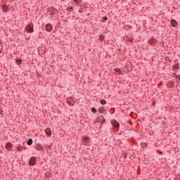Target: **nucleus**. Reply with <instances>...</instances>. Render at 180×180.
Here are the masks:
<instances>
[{
  "label": "nucleus",
  "mask_w": 180,
  "mask_h": 180,
  "mask_svg": "<svg viewBox=\"0 0 180 180\" xmlns=\"http://www.w3.org/2000/svg\"><path fill=\"white\" fill-rule=\"evenodd\" d=\"M176 79H179L180 81V75H176Z\"/></svg>",
  "instance_id": "6ab92c4d"
},
{
  "label": "nucleus",
  "mask_w": 180,
  "mask_h": 180,
  "mask_svg": "<svg viewBox=\"0 0 180 180\" xmlns=\"http://www.w3.org/2000/svg\"><path fill=\"white\" fill-rule=\"evenodd\" d=\"M29 164L30 167H34V165H36V158L32 157L30 160Z\"/></svg>",
  "instance_id": "f03ea898"
},
{
  "label": "nucleus",
  "mask_w": 180,
  "mask_h": 180,
  "mask_svg": "<svg viewBox=\"0 0 180 180\" xmlns=\"http://www.w3.org/2000/svg\"><path fill=\"white\" fill-rule=\"evenodd\" d=\"M100 103H101V105H106V100H101V101H100Z\"/></svg>",
  "instance_id": "f8f14e48"
},
{
  "label": "nucleus",
  "mask_w": 180,
  "mask_h": 180,
  "mask_svg": "<svg viewBox=\"0 0 180 180\" xmlns=\"http://www.w3.org/2000/svg\"><path fill=\"white\" fill-rule=\"evenodd\" d=\"M47 32H51L53 30V27L51 26V24H48L46 25Z\"/></svg>",
  "instance_id": "20e7f679"
},
{
  "label": "nucleus",
  "mask_w": 180,
  "mask_h": 180,
  "mask_svg": "<svg viewBox=\"0 0 180 180\" xmlns=\"http://www.w3.org/2000/svg\"><path fill=\"white\" fill-rule=\"evenodd\" d=\"M32 144H33V139H29L27 140V145H28V146H32Z\"/></svg>",
  "instance_id": "9d476101"
},
{
  "label": "nucleus",
  "mask_w": 180,
  "mask_h": 180,
  "mask_svg": "<svg viewBox=\"0 0 180 180\" xmlns=\"http://www.w3.org/2000/svg\"><path fill=\"white\" fill-rule=\"evenodd\" d=\"M12 148V143L8 142L6 143V148H7V150H9V148Z\"/></svg>",
  "instance_id": "1a4fd4ad"
},
{
  "label": "nucleus",
  "mask_w": 180,
  "mask_h": 180,
  "mask_svg": "<svg viewBox=\"0 0 180 180\" xmlns=\"http://www.w3.org/2000/svg\"><path fill=\"white\" fill-rule=\"evenodd\" d=\"M100 40H101V41H103L105 40V37L101 34V35L100 36Z\"/></svg>",
  "instance_id": "2eb2a0df"
},
{
  "label": "nucleus",
  "mask_w": 180,
  "mask_h": 180,
  "mask_svg": "<svg viewBox=\"0 0 180 180\" xmlns=\"http://www.w3.org/2000/svg\"><path fill=\"white\" fill-rule=\"evenodd\" d=\"M26 29H27V32H28V33H33V32H34V29L33 28V23H30L27 26V27H26Z\"/></svg>",
  "instance_id": "f257e3e1"
},
{
  "label": "nucleus",
  "mask_w": 180,
  "mask_h": 180,
  "mask_svg": "<svg viewBox=\"0 0 180 180\" xmlns=\"http://www.w3.org/2000/svg\"><path fill=\"white\" fill-rule=\"evenodd\" d=\"M170 23L173 27H176L178 26V22L174 19L171 20Z\"/></svg>",
  "instance_id": "7ed1b4c3"
},
{
  "label": "nucleus",
  "mask_w": 180,
  "mask_h": 180,
  "mask_svg": "<svg viewBox=\"0 0 180 180\" xmlns=\"http://www.w3.org/2000/svg\"><path fill=\"white\" fill-rule=\"evenodd\" d=\"M153 105L154 106V103H153Z\"/></svg>",
  "instance_id": "4be33fe9"
},
{
  "label": "nucleus",
  "mask_w": 180,
  "mask_h": 180,
  "mask_svg": "<svg viewBox=\"0 0 180 180\" xmlns=\"http://www.w3.org/2000/svg\"><path fill=\"white\" fill-rule=\"evenodd\" d=\"M90 139H91V138H89V136H84L82 138V140L84 142H86V141H89Z\"/></svg>",
  "instance_id": "6e6552de"
},
{
  "label": "nucleus",
  "mask_w": 180,
  "mask_h": 180,
  "mask_svg": "<svg viewBox=\"0 0 180 180\" xmlns=\"http://www.w3.org/2000/svg\"><path fill=\"white\" fill-rule=\"evenodd\" d=\"M45 133L47 136H51V129L50 128H46L45 129Z\"/></svg>",
  "instance_id": "423d86ee"
},
{
  "label": "nucleus",
  "mask_w": 180,
  "mask_h": 180,
  "mask_svg": "<svg viewBox=\"0 0 180 180\" xmlns=\"http://www.w3.org/2000/svg\"><path fill=\"white\" fill-rule=\"evenodd\" d=\"M0 54H1V51H0Z\"/></svg>",
  "instance_id": "5701e85b"
},
{
  "label": "nucleus",
  "mask_w": 180,
  "mask_h": 180,
  "mask_svg": "<svg viewBox=\"0 0 180 180\" xmlns=\"http://www.w3.org/2000/svg\"><path fill=\"white\" fill-rule=\"evenodd\" d=\"M174 68L176 70H178L179 68V63H176V65H174Z\"/></svg>",
  "instance_id": "dca6fc26"
},
{
  "label": "nucleus",
  "mask_w": 180,
  "mask_h": 180,
  "mask_svg": "<svg viewBox=\"0 0 180 180\" xmlns=\"http://www.w3.org/2000/svg\"><path fill=\"white\" fill-rule=\"evenodd\" d=\"M51 11H52L53 13H54L55 12H57V8H51Z\"/></svg>",
  "instance_id": "f3484780"
},
{
  "label": "nucleus",
  "mask_w": 180,
  "mask_h": 180,
  "mask_svg": "<svg viewBox=\"0 0 180 180\" xmlns=\"http://www.w3.org/2000/svg\"><path fill=\"white\" fill-rule=\"evenodd\" d=\"M91 112H92V113H96L98 111L96 110V108H91Z\"/></svg>",
  "instance_id": "4468645a"
},
{
  "label": "nucleus",
  "mask_w": 180,
  "mask_h": 180,
  "mask_svg": "<svg viewBox=\"0 0 180 180\" xmlns=\"http://www.w3.org/2000/svg\"><path fill=\"white\" fill-rule=\"evenodd\" d=\"M106 20H108V17L104 16V17L103 18V20H101V22H106Z\"/></svg>",
  "instance_id": "ddd939ff"
},
{
  "label": "nucleus",
  "mask_w": 180,
  "mask_h": 180,
  "mask_svg": "<svg viewBox=\"0 0 180 180\" xmlns=\"http://www.w3.org/2000/svg\"><path fill=\"white\" fill-rule=\"evenodd\" d=\"M115 71H117V72H119V74L122 72V70H120V69H115Z\"/></svg>",
  "instance_id": "a211bd4d"
},
{
  "label": "nucleus",
  "mask_w": 180,
  "mask_h": 180,
  "mask_svg": "<svg viewBox=\"0 0 180 180\" xmlns=\"http://www.w3.org/2000/svg\"><path fill=\"white\" fill-rule=\"evenodd\" d=\"M75 2H77V4H79V2H81V0H74Z\"/></svg>",
  "instance_id": "aec40b11"
},
{
  "label": "nucleus",
  "mask_w": 180,
  "mask_h": 180,
  "mask_svg": "<svg viewBox=\"0 0 180 180\" xmlns=\"http://www.w3.org/2000/svg\"><path fill=\"white\" fill-rule=\"evenodd\" d=\"M111 123H112V126H114V127H119V122H117V121L112 120V121H111Z\"/></svg>",
  "instance_id": "39448f33"
},
{
  "label": "nucleus",
  "mask_w": 180,
  "mask_h": 180,
  "mask_svg": "<svg viewBox=\"0 0 180 180\" xmlns=\"http://www.w3.org/2000/svg\"><path fill=\"white\" fill-rule=\"evenodd\" d=\"M174 84H175V82H172V85H174Z\"/></svg>",
  "instance_id": "412c9836"
},
{
  "label": "nucleus",
  "mask_w": 180,
  "mask_h": 180,
  "mask_svg": "<svg viewBox=\"0 0 180 180\" xmlns=\"http://www.w3.org/2000/svg\"><path fill=\"white\" fill-rule=\"evenodd\" d=\"M15 63H16V64H18V65H20V64H22V60L16 59Z\"/></svg>",
  "instance_id": "9b49d317"
},
{
  "label": "nucleus",
  "mask_w": 180,
  "mask_h": 180,
  "mask_svg": "<svg viewBox=\"0 0 180 180\" xmlns=\"http://www.w3.org/2000/svg\"><path fill=\"white\" fill-rule=\"evenodd\" d=\"M8 11H9V8H8V6L4 5L3 6V12L6 13V12H8Z\"/></svg>",
  "instance_id": "0eeeda50"
}]
</instances>
